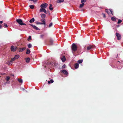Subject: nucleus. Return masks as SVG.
Returning <instances> with one entry per match:
<instances>
[{
  "mask_svg": "<svg viewBox=\"0 0 123 123\" xmlns=\"http://www.w3.org/2000/svg\"><path fill=\"white\" fill-rule=\"evenodd\" d=\"M71 48L73 52L77 50V46L75 43H74L72 44L71 46Z\"/></svg>",
  "mask_w": 123,
  "mask_h": 123,
  "instance_id": "1",
  "label": "nucleus"
},
{
  "mask_svg": "<svg viewBox=\"0 0 123 123\" xmlns=\"http://www.w3.org/2000/svg\"><path fill=\"white\" fill-rule=\"evenodd\" d=\"M17 22L21 25H26V24L23 23L22 20L20 19H17L16 20Z\"/></svg>",
  "mask_w": 123,
  "mask_h": 123,
  "instance_id": "2",
  "label": "nucleus"
},
{
  "mask_svg": "<svg viewBox=\"0 0 123 123\" xmlns=\"http://www.w3.org/2000/svg\"><path fill=\"white\" fill-rule=\"evenodd\" d=\"M48 6V4L46 3H45L43 4H42L40 6L41 8H46Z\"/></svg>",
  "mask_w": 123,
  "mask_h": 123,
  "instance_id": "3",
  "label": "nucleus"
},
{
  "mask_svg": "<svg viewBox=\"0 0 123 123\" xmlns=\"http://www.w3.org/2000/svg\"><path fill=\"white\" fill-rule=\"evenodd\" d=\"M116 35L117 37V39L119 40H120L121 38V35L117 33H116Z\"/></svg>",
  "mask_w": 123,
  "mask_h": 123,
  "instance_id": "4",
  "label": "nucleus"
},
{
  "mask_svg": "<svg viewBox=\"0 0 123 123\" xmlns=\"http://www.w3.org/2000/svg\"><path fill=\"white\" fill-rule=\"evenodd\" d=\"M17 48V47L12 46L11 47V50L12 51H16Z\"/></svg>",
  "mask_w": 123,
  "mask_h": 123,
  "instance_id": "5",
  "label": "nucleus"
},
{
  "mask_svg": "<svg viewBox=\"0 0 123 123\" xmlns=\"http://www.w3.org/2000/svg\"><path fill=\"white\" fill-rule=\"evenodd\" d=\"M40 11L41 12H43L45 13H47L46 11L44 8H41L40 10Z\"/></svg>",
  "mask_w": 123,
  "mask_h": 123,
  "instance_id": "6",
  "label": "nucleus"
},
{
  "mask_svg": "<svg viewBox=\"0 0 123 123\" xmlns=\"http://www.w3.org/2000/svg\"><path fill=\"white\" fill-rule=\"evenodd\" d=\"M93 47V46L92 45H90L89 46H88L87 47V50H89L91 49H92Z\"/></svg>",
  "mask_w": 123,
  "mask_h": 123,
  "instance_id": "7",
  "label": "nucleus"
},
{
  "mask_svg": "<svg viewBox=\"0 0 123 123\" xmlns=\"http://www.w3.org/2000/svg\"><path fill=\"white\" fill-rule=\"evenodd\" d=\"M31 25L36 30H39L40 29L37 27H36V26L33 25Z\"/></svg>",
  "mask_w": 123,
  "mask_h": 123,
  "instance_id": "8",
  "label": "nucleus"
},
{
  "mask_svg": "<svg viewBox=\"0 0 123 123\" xmlns=\"http://www.w3.org/2000/svg\"><path fill=\"white\" fill-rule=\"evenodd\" d=\"M16 59L14 57L13 58H12L10 62H9V64H12V62L15 61V60Z\"/></svg>",
  "mask_w": 123,
  "mask_h": 123,
  "instance_id": "9",
  "label": "nucleus"
},
{
  "mask_svg": "<svg viewBox=\"0 0 123 123\" xmlns=\"http://www.w3.org/2000/svg\"><path fill=\"white\" fill-rule=\"evenodd\" d=\"M61 59L63 62H65L66 60V58L64 56H63L61 58Z\"/></svg>",
  "mask_w": 123,
  "mask_h": 123,
  "instance_id": "10",
  "label": "nucleus"
},
{
  "mask_svg": "<svg viewBox=\"0 0 123 123\" xmlns=\"http://www.w3.org/2000/svg\"><path fill=\"white\" fill-rule=\"evenodd\" d=\"M41 22H43V23H42V24H43L45 25V19H41Z\"/></svg>",
  "mask_w": 123,
  "mask_h": 123,
  "instance_id": "11",
  "label": "nucleus"
},
{
  "mask_svg": "<svg viewBox=\"0 0 123 123\" xmlns=\"http://www.w3.org/2000/svg\"><path fill=\"white\" fill-rule=\"evenodd\" d=\"M25 49L26 48L25 47H24L22 48H20L19 49V52H22L23 51L25 50Z\"/></svg>",
  "mask_w": 123,
  "mask_h": 123,
  "instance_id": "12",
  "label": "nucleus"
},
{
  "mask_svg": "<svg viewBox=\"0 0 123 123\" xmlns=\"http://www.w3.org/2000/svg\"><path fill=\"white\" fill-rule=\"evenodd\" d=\"M62 72L64 73V74H65L67 75L68 74V73L67 72V71L65 70H62Z\"/></svg>",
  "mask_w": 123,
  "mask_h": 123,
  "instance_id": "13",
  "label": "nucleus"
},
{
  "mask_svg": "<svg viewBox=\"0 0 123 123\" xmlns=\"http://www.w3.org/2000/svg\"><path fill=\"white\" fill-rule=\"evenodd\" d=\"M49 9L50 10H51L52 11V10L53 8V7H52V4H50L49 5Z\"/></svg>",
  "mask_w": 123,
  "mask_h": 123,
  "instance_id": "14",
  "label": "nucleus"
},
{
  "mask_svg": "<svg viewBox=\"0 0 123 123\" xmlns=\"http://www.w3.org/2000/svg\"><path fill=\"white\" fill-rule=\"evenodd\" d=\"M19 55H16L15 56V57L14 58L16 59H17L18 58H19Z\"/></svg>",
  "mask_w": 123,
  "mask_h": 123,
  "instance_id": "15",
  "label": "nucleus"
},
{
  "mask_svg": "<svg viewBox=\"0 0 123 123\" xmlns=\"http://www.w3.org/2000/svg\"><path fill=\"white\" fill-rule=\"evenodd\" d=\"M26 62L27 63L29 62L30 61V58H28L25 59Z\"/></svg>",
  "mask_w": 123,
  "mask_h": 123,
  "instance_id": "16",
  "label": "nucleus"
},
{
  "mask_svg": "<svg viewBox=\"0 0 123 123\" xmlns=\"http://www.w3.org/2000/svg\"><path fill=\"white\" fill-rule=\"evenodd\" d=\"M79 65L78 63H76L75 65V67L76 68H77L79 67Z\"/></svg>",
  "mask_w": 123,
  "mask_h": 123,
  "instance_id": "17",
  "label": "nucleus"
},
{
  "mask_svg": "<svg viewBox=\"0 0 123 123\" xmlns=\"http://www.w3.org/2000/svg\"><path fill=\"white\" fill-rule=\"evenodd\" d=\"M34 21L35 19L34 18H33L30 20L29 22L30 23H32Z\"/></svg>",
  "mask_w": 123,
  "mask_h": 123,
  "instance_id": "18",
  "label": "nucleus"
},
{
  "mask_svg": "<svg viewBox=\"0 0 123 123\" xmlns=\"http://www.w3.org/2000/svg\"><path fill=\"white\" fill-rule=\"evenodd\" d=\"M82 3L81 4H80V6H79V7L80 8H81L83 7V6L84 5V4L83 3Z\"/></svg>",
  "mask_w": 123,
  "mask_h": 123,
  "instance_id": "19",
  "label": "nucleus"
},
{
  "mask_svg": "<svg viewBox=\"0 0 123 123\" xmlns=\"http://www.w3.org/2000/svg\"><path fill=\"white\" fill-rule=\"evenodd\" d=\"M54 82L53 80H52L51 79L50 80V81H48V83L49 84L50 83H52Z\"/></svg>",
  "mask_w": 123,
  "mask_h": 123,
  "instance_id": "20",
  "label": "nucleus"
},
{
  "mask_svg": "<svg viewBox=\"0 0 123 123\" xmlns=\"http://www.w3.org/2000/svg\"><path fill=\"white\" fill-rule=\"evenodd\" d=\"M30 50L29 49H27V51L26 52V54H29L30 53Z\"/></svg>",
  "mask_w": 123,
  "mask_h": 123,
  "instance_id": "21",
  "label": "nucleus"
},
{
  "mask_svg": "<svg viewBox=\"0 0 123 123\" xmlns=\"http://www.w3.org/2000/svg\"><path fill=\"white\" fill-rule=\"evenodd\" d=\"M64 1V0H58L57 1V3H59L63 2Z\"/></svg>",
  "mask_w": 123,
  "mask_h": 123,
  "instance_id": "22",
  "label": "nucleus"
},
{
  "mask_svg": "<svg viewBox=\"0 0 123 123\" xmlns=\"http://www.w3.org/2000/svg\"><path fill=\"white\" fill-rule=\"evenodd\" d=\"M45 15L44 14H42L41 15V17L42 18H45Z\"/></svg>",
  "mask_w": 123,
  "mask_h": 123,
  "instance_id": "23",
  "label": "nucleus"
},
{
  "mask_svg": "<svg viewBox=\"0 0 123 123\" xmlns=\"http://www.w3.org/2000/svg\"><path fill=\"white\" fill-rule=\"evenodd\" d=\"M83 62V60H79L78 61V62L79 63H81Z\"/></svg>",
  "mask_w": 123,
  "mask_h": 123,
  "instance_id": "24",
  "label": "nucleus"
},
{
  "mask_svg": "<svg viewBox=\"0 0 123 123\" xmlns=\"http://www.w3.org/2000/svg\"><path fill=\"white\" fill-rule=\"evenodd\" d=\"M18 80L19 82L20 83H22L23 82V80L22 79H18Z\"/></svg>",
  "mask_w": 123,
  "mask_h": 123,
  "instance_id": "25",
  "label": "nucleus"
},
{
  "mask_svg": "<svg viewBox=\"0 0 123 123\" xmlns=\"http://www.w3.org/2000/svg\"><path fill=\"white\" fill-rule=\"evenodd\" d=\"M111 19L113 21H115L116 20V18L113 17H112L111 18Z\"/></svg>",
  "mask_w": 123,
  "mask_h": 123,
  "instance_id": "26",
  "label": "nucleus"
},
{
  "mask_svg": "<svg viewBox=\"0 0 123 123\" xmlns=\"http://www.w3.org/2000/svg\"><path fill=\"white\" fill-rule=\"evenodd\" d=\"M29 6L30 8L31 9H33L34 8V6L33 5H30Z\"/></svg>",
  "mask_w": 123,
  "mask_h": 123,
  "instance_id": "27",
  "label": "nucleus"
},
{
  "mask_svg": "<svg viewBox=\"0 0 123 123\" xmlns=\"http://www.w3.org/2000/svg\"><path fill=\"white\" fill-rule=\"evenodd\" d=\"M31 44H29L28 45V48H30L31 47Z\"/></svg>",
  "mask_w": 123,
  "mask_h": 123,
  "instance_id": "28",
  "label": "nucleus"
},
{
  "mask_svg": "<svg viewBox=\"0 0 123 123\" xmlns=\"http://www.w3.org/2000/svg\"><path fill=\"white\" fill-rule=\"evenodd\" d=\"M53 25V23H50L49 24V27H51Z\"/></svg>",
  "mask_w": 123,
  "mask_h": 123,
  "instance_id": "29",
  "label": "nucleus"
},
{
  "mask_svg": "<svg viewBox=\"0 0 123 123\" xmlns=\"http://www.w3.org/2000/svg\"><path fill=\"white\" fill-rule=\"evenodd\" d=\"M122 22V21L120 19H119L118 20V21L117 22V23L118 24H119L120 23H121Z\"/></svg>",
  "mask_w": 123,
  "mask_h": 123,
  "instance_id": "30",
  "label": "nucleus"
},
{
  "mask_svg": "<svg viewBox=\"0 0 123 123\" xmlns=\"http://www.w3.org/2000/svg\"><path fill=\"white\" fill-rule=\"evenodd\" d=\"M36 23L37 24H38H38L42 25V24H42V23H41V22H37Z\"/></svg>",
  "mask_w": 123,
  "mask_h": 123,
  "instance_id": "31",
  "label": "nucleus"
},
{
  "mask_svg": "<svg viewBox=\"0 0 123 123\" xmlns=\"http://www.w3.org/2000/svg\"><path fill=\"white\" fill-rule=\"evenodd\" d=\"M86 1V0H82L81 1V3H83V2H85Z\"/></svg>",
  "mask_w": 123,
  "mask_h": 123,
  "instance_id": "32",
  "label": "nucleus"
},
{
  "mask_svg": "<svg viewBox=\"0 0 123 123\" xmlns=\"http://www.w3.org/2000/svg\"><path fill=\"white\" fill-rule=\"evenodd\" d=\"M31 36H29V38L28 39V41H29L30 40H31Z\"/></svg>",
  "mask_w": 123,
  "mask_h": 123,
  "instance_id": "33",
  "label": "nucleus"
},
{
  "mask_svg": "<svg viewBox=\"0 0 123 123\" xmlns=\"http://www.w3.org/2000/svg\"><path fill=\"white\" fill-rule=\"evenodd\" d=\"M10 77H7L6 78V80H8L10 79Z\"/></svg>",
  "mask_w": 123,
  "mask_h": 123,
  "instance_id": "34",
  "label": "nucleus"
},
{
  "mask_svg": "<svg viewBox=\"0 0 123 123\" xmlns=\"http://www.w3.org/2000/svg\"><path fill=\"white\" fill-rule=\"evenodd\" d=\"M4 25L5 27H6L8 26H7V24H6L5 23L4 24Z\"/></svg>",
  "mask_w": 123,
  "mask_h": 123,
  "instance_id": "35",
  "label": "nucleus"
},
{
  "mask_svg": "<svg viewBox=\"0 0 123 123\" xmlns=\"http://www.w3.org/2000/svg\"><path fill=\"white\" fill-rule=\"evenodd\" d=\"M30 1H32L34 2H35L37 1V0H29Z\"/></svg>",
  "mask_w": 123,
  "mask_h": 123,
  "instance_id": "36",
  "label": "nucleus"
},
{
  "mask_svg": "<svg viewBox=\"0 0 123 123\" xmlns=\"http://www.w3.org/2000/svg\"><path fill=\"white\" fill-rule=\"evenodd\" d=\"M66 67V65H65L64 64L62 66V68H65Z\"/></svg>",
  "mask_w": 123,
  "mask_h": 123,
  "instance_id": "37",
  "label": "nucleus"
},
{
  "mask_svg": "<svg viewBox=\"0 0 123 123\" xmlns=\"http://www.w3.org/2000/svg\"><path fill=\"white\" fill-rule=\"evenodd\" d=\"M110 11L111 12V14H112L113 15V12L112 11V10H110Z\"/></svg>",
  "mask_w": 123,
  "mask_h": 123,
  "instance_id": "38",
  "label": "nucleus"
},
{
  "mask_svg": "<svg viewBox=\"0 0 123 123\" xmlns=\"http://www.w3.org/2000/svg\"><path fill=\"white\" fill-rule=\"evenodd\" d=\"M103 14V17H105V14Z\"/></svg>",
  "mask_w": 123,
  "mask_h": 123,
  "instance_id": "39",
  "label": "nucleus"
},
{
  "mask_svg": "<svg viewBox=\"0 0 123 123\" xmlns=\"http://www.w3.org/2000/svg\"><path fill=\"white\" fill-rule=\"evenodd\" d=\"M106 12L108 13L109 14V12H109V11L108 10H106Z\"/></svg>",
  "mask_w": 123,
  "mask_h": 123,
  "instance_id": "40",
  "label": "nucleus"
},
{
  "mask_svg": "<svg viewBox=\"0 0 123 123\" xmlns=\"http://www.w3.org/2000/svg\"><path fill=\"white\" fill-rule=\"evenodd\" d=\"M3 23V21H1L0 22V23L2 24Z\"/></svg>",
  "mask_w": 123,
  "mask_h": 123,
  "instance_id": "41",
  "label": "nucleus"
},
{
  "mask_svg": "<svg viewBox=\"0 0 123 123\" xmlns=\"http://www.w3.org/2000/svg\"><path fill=\"white\" fill-rule=\"evenodd\" d=\"M2 28V26L1 25H0V29L1 28Z\"/></svg>",
  "mask_w": 123,
  "mask_h": 123,
  "instance_id": "42",
  "label": "nucleus"
},
{
  "mask_svg": "<svg viewBox=\"0 0 123 123\" xmlns=\"http://www.w3.org/2000/svg\"><path fill=\"white\" fill-rule=\"evenodd\" d=\"M43 36V35H41V37H42Z\"/></svg>",
  "mask_w": 123,
  "mask_h": 123,
  "instance_id": "43",
  "label": "nucleus"
}]
</instances>
